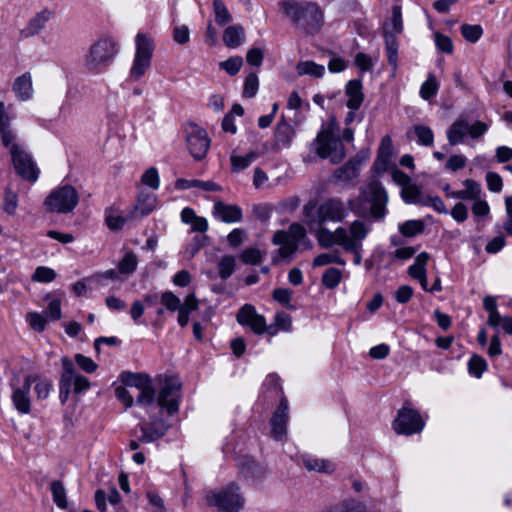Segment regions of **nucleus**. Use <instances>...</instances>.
Listing matches in <instances>:
<instances>
[{"label":"nucleus","instance_id":"1","mask_svg":"<svg viewBox=\"0 0 512 512\" xmlns=\"http://www.w3.org/2000/svg\"><path fill=\"white\" fill-rule=\"evenodd\" d=\"M388 196L383 186L378 181H371L360 188L357 199H350L345 203L338 197H330L317 203L310 200L302 207V221L311 232L315 227L323 226L327 222L341 223L349 215L350 210L361 214V206L365 202L370 203L371 215L376 219L384 217Z\"/></svg>","mask_w":512,"mask_h":512},{"label":"nucleus","instance_id":"2","mask_svg":"<svg viewBox=\"0 0 512 512\" xmlns=\"http://www.w3.org/2000/svg\"><path fill=\"white\" fill-rule=\"evenodd\" d=\"M12 117L6 110L5 104L0 101V136L4 147L9 149L13 166L17 174L29 182H36L39 169L32 156L16 141V133L11 125Z\"/></svg>","mask_w":512,"mask_h":512},{"label":"nucleus","instance_id":"3","mask_svg":"<svg viewBox=\"0 0 512 512\" xmlns=\"http://www.w3.org/2000/svg\"><path fill=\"white\" fill-rule=\"evenodd\" d=\"M280 9L296 29L306 35L318 33L324 25V12L316 2L282 1Z\"/></svg>","mask_w":512,"mask_h":512},{"label":"nucleus","instance_id":"4","mask_svg":"<svg viewBox=\"0 0 512 512\" xmlns=\"http://www.w3.org/2000/svg\"><path fill=\"white\" fill-rule=\"evenodd\" d=\"M312 145L320 158L329 159L332 164L342 162L346 156L345 146L339 138V128L335 119H331L321 128Z\"/></svg>","mask_w":512,"mask_h":512},{"label":"nucleus","instance_id":"5","mask_svg":"<svg viewBox=\"0 0 512 512\" xmlns=\"http://www.w3.org/2000/svg\"><path fill=\"white\" fill-rule=\"evenodd\" d=\"M154 48L153 38L149 34L137 33L135 37V54L129 69V78L132 81H139L150 69Z\"/></svg>","mask_w":512,"mask_h":512},{"label":"nucleus","instance_id":"6","mask_svg":"<svg viewBox=\"0 0 512 512\" xmlns=\"http://www.w3.org/2000/svg\"><path fill=\"white\" fill-rule=\"evenodd\" d=\"M118 53L117 43L110 38L95 42L85 56V66L89 71L99 72L107 67Z\"/></svg>","mask_w":512,"mask_h":512},{"label":"nucleus","instance_id":"7","mask_svg":"<svg viewBox=\"0 0 512 512\" xmlns=\"http://www.w3.org/2000/svg\"><path fill=\"white\" fill-rule=\"evenodd\" d=\"M79 203V194L71 185H64L52 190L45 198L43 206L49 213L67 214Z\"/></svg>","mask_w":512,"mask_h":512},{"label":"nucleus","instance_id":"8","mask_svg":"<svg viewBox=\"0 0 512 512\" xmlns=\"http://www.w3.org/2000/svg\"><path fill=\"white\" fill-rule=\"evenodd\" d=\"M62 372L59 381V399L65 404L70 395L71 388L76 394L89 389V380L75 371L74 365L70 359L63 357L61 359Z\"/></svg>","mask_w":512,"mask_h":512},{"label":"nucleus","instance_id":"9","mask_svg":"<svg viewBox=\"0 0 512 512\" xmlns=\"http://www.w3.org/2000/svg\"><path fill=\"white\" fill-rule=\"evenodd\" d=\"M489 129V124L480 120L470 123L466 117H458L447 129L446 135L451 146L463 143L466 137L481 138Z\"/></svg>","mask_w":512,"mask_h":512},{"label":"nucleus","instance_id":"10","mask_svg":"<svg viewBox=\"0 0 512 512\" xmlns=\"http://www.w3.org/2000/svg\"><path fill=\"white\" fill-rule=\"evenodd\" d=\"M205 500L209 506H214L221 512H238L244 502L235 484L219 491L208 492L205 495Z\"/></svg>","mask_w":512,"mask_h":512},{"label":"nucleus","instance_id":"11","mask_svg":"<svg viewBox=\"0 0 512 512\" xmlns=\"http://www.w3.org/2000/svg\"><path fill=\"white\" fill-rule=\"evenodd\" d=\"M159 382L161 388L157 397V405L172 415L179 409L182 383L175 376H165L160 378Z\"/></svg>","mask_w":512,"mask_h":512},{"label":"nucleus","instance_id":"12","mask_svg":"<svg viewBox=\"0 0 512 512\" xmlns=\"http://www.w3.org/2000/svg\"><path fill=\"white\" fill-rule=\"evenodd\" d=\"M306 237V229L299 223H292L288 231H277L272 239L275 245H279V255L283 258L290 257L295 253L300 240Z\"/></svg>","mask_w":512,"mask_h":512},{"label":"nucleus","instance_id":"13","mask_svg":"<svg viewBox=\"0 0 512 512\" xmlns=\"http://www.w3.org/2000/svg\"><path fill=\"white\" fill-rule=\"evenodd\" d=\"M236 320L241 326L249 327L257 335H263L264 333L271 336L276 335V329L268 327L265 317L259 314L251 304H245L239 309Z\"/></svg>","mask_w":512,"mask_h":512},{"label":"nucleus","instance_id":"14","mask_svg":"<svg viewBox=\"0 0 512 512\" xmlns=\"http://www.w3.org/2000/svg\"><path fill=\"white\" fill-rule=\"evenodd\" d=\"M425 426L418 411L403 407L399 410L397 418L393 422V428L397 434L412 435L420 433Z\"/></svg>","mask_w":512,"mask_h":512},{"label":"nucleus","instance_id":"15","mask_svg":"<svg viewBox=\"0 0 512 512\" xmlns=\"http://www.w3.org/2000/svg\"><path fill=\"white\" fill-rule=\"evenodd\" d=\"M186 142L190 154L196 160H202L210 147L207 132L195 123L189 124L186 128Z\"/></svg>","mask_w":512,"mask_h":512},{"label":"nucleus","instance_id":"16","mask_svg":"<svg viewBox=\"0 0 512 512\" xmlns=\"http://www.w3.org/2000/svg\"><path fill=\"white\" fill-rule=\"evenodd\" d=\"M371 227L362 220H354L348 228H345L343 237V248H357L362 246V242L366 239Z\"/></svg>","mask_w":512,"mask_h":512},{"label":"nucleus","instance_id":"17","mask_svg":"<svg viewBox=\"0 0 512 512\" xmlns=\"http://www.w3.org/2000/svg\"><path fill=\"white\" fill-rule=\"evenodd\" d=\"M368 158L367 155H356L350 158L343 166L336 169L332 178L337 183H349L359 176L360 166Z\"/></svg>","mask_w":512,"mask_h":512},{"label":"nucleus","instance_id":"18","mask_svg":"<svg viewBox=\"0 0 512 512\" xmlns=\"http://www.w3.org/2000/svg\"><path fill=\"white\" fill-rule=\"evenodd\" d=\"M288 418V403L283 396L271 418V433L276 440H282L286 436Z\"/></svg>","mask_w":512,"mask_h":512},{"label":"nucleus","instance_id":"19","mask_svg":"<svg viewBox=\"0 0 512 512\" xmlns=\"http://www.w3.org/2000/svg\"><path fill=\"white\" fill-rule=\"evenodd\" d=\"M11 399L16 410L21 414H28L31 410V398L29 383L24 378L22 384L11 382Z\"/></svg>","mask_w":512,"mask_h":512},{"label":"nucleus","instance_id":"20","mask_svg":"<svg viewBox=\"0 0 512 512\" xmlns=\"http://www.w3.org/2000/svg\"><path fill=\"white\" fill-rule=\"evenodd\" d=\"M316 232V238L319 245L323 248H330L333 245H339L343 248V237L345 234V227L339 226L334 231H331L323 226L315 227L313 230Z\"/></svg>","mask_w":512,"mask_h":512},{"label":"nucleus","instance_id":"21","mask_svg":"<svg viewBox=\"0 0 512 512\" xmlns=\"http://www.w3.org/2000/svg\"><path fill=\"white\" fill-rule=\"evenodd\" d=\"M212 214L225 223L240 222L243 217L242 209L238 205L226 204L222 201H215Z\"/></svg>","mask_w":512,"mask_h":512},{"label":"nucleus","instance_id":"22","mask_svg":"<svg viewBox=\"0 0 512 512\" xmlns=\"http://www.w3.org/2000/svg\"><path fill=\"white\" fill-rule=\"evenodd\" d=\"M12 91L17 100L26 102L32 99L34 94L33 78L30 72H25L15 78Z\"/></svg>","mask_w":512,"mask_h":512},{"label":"nucleus","instance_id":"23","mask_svg":"<svg viewBox=\"0 0 512 512\" xmlns=\"http://www.w3.org/2000/svg\"><path fill=\"white\" fill-rule=\"evenodd\" d=\"M346 106L353 111L358 110L364 100L363 85L361 80L353 79L345 86Z\"/></svg>","mask_w":512,"mask_h":512},{"label":"nucleus","instance_id":"24","mask_svg":"<svg viewBox=\"0 0 512 512\" xmlns=\"http://www.w3.org/2000/svg\"><path fill=\"white\" fill-rule=\"evenodd\" d=\"M393 156V142L389 135L381 138L380 145L377 151V158L374 162V167L377 171H385L391 162Z\"/></svg>","mask_w":512,"mask_h":512},{"label":"nucleus","instance_id":"25","mask_svg":"<svg viewBox=\"0 0 512 512\" xmlns=\"http://www.w3.org/2000/svg\"><path fill=\"white\" fill-rule=\"evenodd\" d=\"M157 206V198L152 193L141 192L130 217L138 219L150 214Z\"/></svg>","mask_w":512,"mask_h":512},{"label":"nucleus","instance_id":"26","mask_svg":"<svg viewBox=\"0 0 512 512\" xmlns=\"http://www.w3.org/2000/svg\"><path fill=\"white\" fill-rule=\"evenodd\" d=\"M25 379L29 383V388H31L32 384H35L34 390L37 398L40 400L47 399L53 390V382L47 377L41 376L39 374H30L27 375Z\"/></svg>","mask_w":512,"mask_h":512},{"label":"nucleus","instance_id":"27","mask_svg":"<svg viewBox=\"0 0 512 512\" xmlns=\"http://www.w3.org/2000/svg\"><path fill=\"white\" fill-rule=\"evenodd\" d=\"M295 131L293 127L284 119L279 121L275 128V147L276 149L288 148L292 143Z\"/></svg>","mask_w":512,"mask_h":512},{"label":"nucleus","instance_id":"28","mask_svg":"<svg viewBox=\"0 0 512 512\" xmlns=\"http://www.w3.org/2000/svg\"><path fill=\"white\" fill-rule=\"evenodd\" d=\"M463 185L465 189L456 192H450L448 197L453 199L474 201L481 196L482 189L478 182L472 179H466L463 181Z\"/></svg>","mask_w":512,"mask_h":512},{"label":"nucleus","instance_id":"29","mask_svg":"<svg viewBox=\"0 0 512 512\" xmlns=\"http://www.w3.org/2000/svg\"><path fill=\"white\" fill-rule=\"evenodd\" d=\"M222 39L228 48L235 49L244 42L245 30L241 25L228 26L223 32Z\"/></svg>","mask_w":512,"mask_h":512},{"label":"nucleus","instance_id":"30","mask_svg":"<svg viewBox=\"0 0 512 512\" xmlns=\"http://www.w3.org/2000/svg\"><path fill=\"white\" fill-rule=\"evenodd\" d=\"M385 39V48H386V56L389 65L392 68V76L396 75L398 69V48L399 44L396 39V36L386 32L384 34Z\"/></svg>","mask_w":512,"mask_h":512},{"label":"nucleus","instance_id":"31","mask_svg":"<svg viewBox=\"0 0 512 512\" xmlns=\"http://www.w3.org/2000/svg\"><path fill=\"white\" fill-rule=\"evenodd\" d=\"M198 306V299L194 293H190L185 297L184 303H181L178 310V323L181 327L188 325L190 313L196 311Z\"/></svg>","mask_w":512,"mask_h":512},{"label":"nucleus","instance_id":"32","mask_svg":"<svg viewBox=\"0 0 512 512\" xmlns=\"http://www.w3.org/2000/svg\"><path fill=\"white\" fill-rule=\"evenodd\" d=\"M175 187L177 189H190L193 187H197L204 191H222V187L215 183L214 181L208 180V181H202V180H187L180 178L176 180Z\"/></svg>","mask_w":512,"mask_h":512},{"label":"nucleus","instance_id":"33","mask_svg":"<svg viewBox=\"0 0 512 512\" xmlns=\"http://www.w3.org/2000/svg\"><path fill=\"white\" fill-rule=\"evenodd\" d=\"M54 12L48 8L42 9L38 12L28 23L27 31L30 35H36L42 31L46 24L53 17Z\"/></svg>","mask_w":512,"mask_h":512},{"label":"nucleus","instance_id":"34","mask_svg":"<svg viewBox=\"0 0 512 512\" xmlns=\"http://www.w3.org/2000/svg\"><path fill=\"white\" fill-rule=\"evenodd\" d=\"M167 430V426L164 422L160 421L158 423H153L152 427L141 426V437L139 441L141 443H151L159 438H161L165 431Z\"/></svg>","mask_w":512,"mask_h":512},{"label":"nucleus","instance_id":"35","mask_svg":"<svg viewBox=\"0 0 512 512\" xmlns=\"http://www.w3.org/2000/svg\"><path fill=\"white\" fill-rule=\"evenodd\" d=\"M167 430V426L164 422L160 421L158 423H153L152 427L141 426V437L139 441L141 443H151L159 438H161L165 431Z\"/></svg>","mask_w":512,"mask_h":512},{"label":"nucleus","instance_id":"36","mask_svg":"<svg viewBox=\"0 0 512 512\" xmlns=\"http://www.w3.org/2000/svg\"><path fill=\"white\" fill-rule=\"evenodd\" d=\"M257 158L258 153L254 151H251L244 156L238 155L235 151H233L230 155L231 171L233 173H239L240 171L248 168L250 164Z\"/></svg>","mask_w":512,"mask_h":512},{"label":"nucleus","instance_id":"37","mask_svg":"<svg viewBox=\"0 0 512 512\" xmlns=\"http://www.w3.org/2000/svg\"><path fill=\"white\" fill-rule=\"evenodd\" d=\"M123 382L128 387L135 388L138 391L147 389V387L153 385L150 376L143 373H127L123 377Z\"/></svg>","mask_w":512,"mask_h":512},{"label":"nucleus","instance_id":"38","mask_svg":"<svg viewBox=\"0 0 512 512\" xmlns=\"http://www.w3.org/2000/svg\"><path fill=\"white\" fill-rule=\"evenodd\" d=\"M138 266V256L132 250L125 251L122 259L119 261L117 268L119 273L124 275L133 274Z\"/></svg>","mask_w":512,"mask_h":512},{"label":"nucleus","instance_id":"39","mask_svg":"<svg viewBox=\"0 0 512 512\" xmlns=\"http://www.w3.org/2000/svg\"><path fill=\"white\" fill-rule=\"evenodd\" d=\"M401 196L405 203L419 205L422 204L423 198L425 197L422 196L420 188L412 182L403 183Z\"/></svg>","mask_w":512,"mask_h":512},{"label":"nucleus","instance_id":"40","mask_svg":"<svg viewBox=\"0 0 512 512\" xmlns=\"http://www.w3.org/2000/svg\"><path fill=\"white\" fill-rule=\"evenodd\" d=\"M429 258L430 256L427 252L418 254L414 263L408 268V274L414 279L424 278L427 275L426 265Z\"/></svg>","mask_w":512,"mask_h":512},{"label":"nucleus","instance_id":"41","mask_svg":"<svg viewBox=\"0 0 512 512\" xmlns=\"http://www.w3.org/2000/svg\"><path fill=\"white\" fill-rule=\"evenodd\" d=\"M297 74L300 76L309 75L320 78L325 73V67L313 61H300L296 66Z\"/></svg>","mask_w":512,"mask_h":512},{"label":"nucleus","instance_id":"42","mask_svg":"<svg viewBox=\"0 0 512 512\" xmlns=\"http://www.w3.org/2000/svg\"><path fill=\"white\" fill-rule=\"evenodd\" d=\"M304 466L309 471L316 472H332L334 470L333 464L326 459H319L314 457H305L303 459Z\"/></svg>","mask_w":512,"mask_h":512},{"label":"nucleus","instance_id":"43","mask_svg":"<svg viewBox=\"0 0 512 512\" xmlns=\"http://www.w3.org/2000/svg\"><path fill=\"white\" fill-rule=\"evenodd\" d=\"M425 224L422 220H408L399 225L398 230L404 237H414L424 231Z\"/></svg>","mask_w":512,"mask_h":512},{"label":"nucleus","instance_id":"44","mask_svg":"<svg viewBox=\"0 0 512 512\" xmlns=\"http://www.w3.org/2000/svg\"><path fill=\"white\" fill-rule=\"evenodd\" d=\"M54 503L61 509H66L68 506L66 498V490L61 481L55 480L50 485Z\"/></svg>","mask_w":512,"mask_h":512},{"label":"nucleus","instance_id":"45","mask_svg":"<svg viewBox=\"0 0 512 512\" xmlns=\"http://www.w3.org/2000/svg\"><path fill=\"white\" fill-rule=\"evenodd\" d=\"M414 134L419 145L431 147L434 143V133L430 127L424 125H415Z\"/></svg>","mask_w":512,"mask_h":512},{"label":"nucleus","instance_id":"46","mask_svg":"<svg viewBox=\"0 0 512 512\" xmlns=\"http://www.w3.org/2000/svg\"><path fill=\"white\" fill-rule=\"evenodd\" d=\"M215 21L218 25H226L232 21V15L222 0H213Z\"/></svg>","mask_w":512,"mask_h":512},{"label":"nucleus","instance_id":"47","mask_svg":"<svg viewBox=\"0 0 512 512\" xmlns=\"http://www.w3.org/2000/svg\"><path fill=\"white\" fill-rule=\"evenodd\" d=\"M402 15L401 9L399 6H394L392 9V16L390 19V23L385 25L384 34L386 32L393 34L394 36L398 33L402 32Z\"/></svg>","mask_w":512,"mask_h":512},{"label":"nucleus","instance_id":"48","mask_svg":"<svg viewBox=\"0 0 512 512\" xmlns=\"http://www.w3.org/2000/svg\"><path fill=\"white\" fill-rule=\"evenodd\" d=\"M236 266V259L232 255H225L223 256L220 261L218 262V270H219V276L222 279L229 278Z\"/></svg>","mask_w":512,"mask_h":512},{"label":"nucleus","instance_id":"49","mask_svg":"<svg viewBox=\"0 0 512 512\" xmlns=\"http://www.w3.org/2000/svg\"><path fill=\"white\" fill-rule=\"evenodd\" d=\"M486 370L487 362L482 356L473 355L470 358L468 362V371L472 376L480 378Z\"/></svg>","mask_w":512,"mask_h":512},{"label":"nucleus","instance_id":"50","mask_svg":"<svg viewBox=\"0 0 512 512\" xmlns=\"http://www.w3.org/2000/svg\"><path fill=\"white\" fill-rule=\"evenodd\" d=\"M342 280V272L337 268L327 269L322 276V283L327 289H334Z\"/></svg>","mask_w":512,"mask_h":512},{"label":"nucleus","instance_id":"51","mask_svg":"<svg viewBox=\"0 0 512 512\" xmlns=\"http://www.w3.org/2000/svg\"><path fill=\"white\" fill-rule=\"evenodd\" d=\"M438 91V83L433 74H429L426 81L420 88V95L423 99L428 100L436 95Z\"/></svg>","mask_w":512,"mask_h":512},{"label":"nucleus","instance_id":"52","mask_svg":"<svg viewBox=\"0 0 512 512\" xmlns=\"http://www.w3.org/2000/svg\"><path fill=\"white\" fill-rule=\"evenodd\" d=\"M269 327H274L276 329V334L279 331L289 332L292 329V318L290 315L283 312L276 313L274 323Z\"/></svg>","mask_w":512,"mask_h":512},{"label":"nucleus","instance_id":"53","mask_svg":"<svg viewBox=\"0 0 512 512\" xmlns=\"http://www.w3.org/2000/svg\"><path fill=\"white\" fill-rule=\"evenodd\" d=\"M336 263L339 265H345L346 262L337 253H323L318 255L313 260V266L319 267L328 264Z\"/></svg>","mask_w":512,"mask_h":512},{"label":"nucleus","instance_id":"54","mask_svg":"<svg viewBox=\"0 0 512 512\" xmlns=\"http://www.w3.org/2000/svg\"><path fill=\"white\" fill-rule=\"evenodd\" d=\"M462 36L469 42H477L483 34V29L480 25L463 24L461 26Z\"/></svg>","mask_w":512,"mask_h":512},{"label":"nucleus","instance_id":"55","mask_svg":"<svg viewBox=\"0 0 512 512\" xmlns=\"http://www.w3.org/2000/svg\"><path fill=\"white\" fill-rule=\"evenodd\" d=\"M259 88V80L256 73H250L245 81L243 87V96L246 98H253Z\"/></svg>","mask_w":512,"mask_h":512},{"label":"nucleus","instance_id":"56","mask_svg":"<svg viewBox=\"0 0 512 512\" xmlns=\"http://www.w3.org/2000/svg\"><path fill=\"white\" fill-rule=\"evenodd\" d=\"M55 278L56 272L53 269L44 266L37 267L32 275V280L35 282L49 283Z\"/></svg>","mask_w":512,"mask_h":512},{"label":"nucleus","instance_id":"57","mask_svg":"<svg viewBox=\"0 0 512 512\" xmlns=\"http://www.w3.org/2000/svg\"><path fill=\"white\" fill-rule=\"evenodd\" d=\"M219 65L221 69L225 70L229 75L233 76L240 71L243 65V59L240 56H234L221 62Z\"/></svg>","mask_w":512,"mask_h":512},{"label":"nucleus","instance_id":"58","mask_svg":"<svg viewBox=\"0 0 512 512\" xmlns=\"http://www.w3.org/2000/svg\"><path fill=\"white\" fill-rule=\"evenodd\" d=\"M160 302L165 308L171 312L178 311L181 305V300L171 291H166L161 295Z\"/></svg>","mask_w":512,"mask_h":512},{"label":"nucleus","instance_id":"59","mask_svg":"<svg viewBox=\"0 0 512 512\" xmlns=\"http://www.w3.org/2000/svg\"><path fill=\"white\" fill-rule=\"evenodd\" d=\"M240 259L245 264L255 265L262 261V253L257 248L249 247L242 251Z\"/></svg>","mask_w":512,"mask_h":512},{"label":"nucleus","instance_id":"60","mask_svg":"<svg viewBox=\"0 0 512 512\" xmlns=\"http://www.w3.org/2000/svg\"><path fill=\"white\" fill-rule=\"evenodd\" d=\"M354 62L361 74L372 71L374 67L372 57L363 52H359L355 55Z\"/></svg>","mask_w":512,"mask_h":512},{"label":"nucleus","instance_id":"61","mask_svg":"<svg viewBox=\"0 0 512 512\" xmlns=\"http://www.w3.org/2000/svg\"><path fill=\"white\" fill-rule=\"evenodd\" d=\"M292 293V290L288 288H276L272 293V298L285 307L294 309V307L290 304Z\"/></svg>","mask_w":512,"mask_h":512},{"label":"nucleus","instance_id":"62","mask_svg":"<svg viewBox=\"0 0 512 512\" xmlns=\"http://www.w3.org/2000/svg\"><path fill=\"white\" fill-rule=\"evenodd\" d=\"M141 182L154 190L158 189L160 180L157 169L154 167L147 169L141 176Z\"/></svg>","mask_w":512,"mask_h":512},{"label":"nucleus","instance_id":"63","mask_svg":"<svg viewBox=\"0 0 512 512\" xmlns=\"http://www.w3.org/2000/svg\"><path fill=\"white\" fill-rule=\"evenodd\" d=\"M434 40L436 47L441 52H444L446 54H451L453 52V43L449 36L444 35L440 32H436L434 34Z\"/></svg>","mask_w":512,"mask_h":512},{"label":"nucleus","instance_id":"64","mask_svg":"<svg viewBox=\"0 0 512 512\" xmlns=\"http://www.w3.org/2000/svg\"><path fill=\"white\" fill-rule=\"evenodd\" d=\"M155 401L154 386L151 385L147 389L140 390L136 396V403L143 406H152Z\"/></svg>","mask_w":512,"mask_h":512}]
</instances>
